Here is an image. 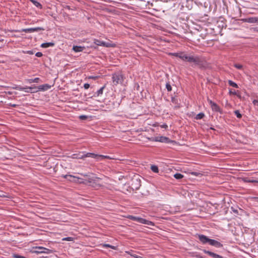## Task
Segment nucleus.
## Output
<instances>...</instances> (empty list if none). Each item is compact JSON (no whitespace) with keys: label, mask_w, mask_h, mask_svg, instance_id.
<instances>
[{"label":"nucleus","mask_w":258,"mask_h":258,"mask_svg":"<svg viewBox=\"0 0 258 258\" xmlns=\"http://www.w3.org/2000/svg\"><path fill=\"white\" fill-rule=\"evenodd\" d=\"M170 54L172 56L179 57L183 60H185L189 62H193L194 64L192 65V67L196 66L201 68L206 67V62L199 56H188L183 52L171 53Z\"/></svg>","instance_id":"f257e3e1"},{"label":"nucleus","mask_w":258,"mask_h":258,"mask_svg":"<svg viewBox=\"0 0 258 258\" xmlns=\"http://www.w3.org/2000/svg\"><path fill=\"white\" fill-rule=\"evenodd\" d=\"M71 157L73 159H80L83 160H84L85 158L91 157L95 159L97 161H101L106 158H110L109 157L107 156L96 154L93 153H86L85 152H78L77 153L72 154Z\"/></svg>","instance_id":"f03ea898"},{"label":"nucleus","mask_w":258,"mask_h":258,"mask_svg":"<svg viewBox=\"0 0 258 258\" xmlns=\"http://www.w3.org/2000/svg\"><path fill=\"white\" fill-rule=\"evenodd\" d=\"M198 237L203 244L209 243L210 245L217 248L221 247L223 246L219 241L215 239L209 238L207 236L204 235L199 234L198 235Z\"/></svg>","instance_id":"7ed1b4c3"},{"label":"nucleus","mask_w":258,"mask_h":258,"mask_svg":"<svg viewBox=\"0 0 258 258\" xmlns=\"http://www.w3.org/2000/svg\"><path fill=\"white\" fill-rule=\"evenodd\" d=\"M100 179V178L98 177H88L87 178L84 179V181H83V180H81L79 182L89 184V185L94 188H98L101 186V185L99 183V180Z\"/></svg>","instance_id":"20e7f679"},{"label":"nucleus","mask_w":258,"mask_h":258,"mask_svg":"<svg viewBox=\"0 0 258 258\" xmlns=\"http://www.w3.org/2000/svg\"><path fill=\"white\" fill-rule=\"evenodd\" d=\"M126 218L128 219L133 220V221H137L138 222L140 223L147 224L149 225H153V223L152 222L150 221L147 220H146V219H143L141 217H136V216H134L133 215H128L126 216Z\"/></svg>","instance_id":"39448f33"},{"label":"nucleus","mask_w":258,"mask_h":258,"mask_svg":"<svg viewBox=\"0 0 258 258\" xmlns=\"http://www.w3.org/2000/svg\"><path fill=\"white\" fill-rule=\"evenodd\" d=\"M124 76L121 73H115L112 74V80L114 85L122 84Z\"/></svg>","instance_id":"423d86ee"},{"label":"nucleus","mask_w":258,"mask_h":258,"mask_svg":"<svg viewBox=\"0 0 258 258\" xmlns=\"http://www.w3.org/2000/svg\"><path fill=\"white\" fill-rule=\"evenodd\" d=\"M154 141L156 142H159L161 143H172L173 144H175L176 143L175 141L171 140L168 138L163 136L156 137L155 138Z\"/></svg>","instance_id":"0eeeda50"},{"label":"nucleus","mask_w":258,"mask_h":258,"mask_svg":"<svg viewBox=\"0 0 258 258\" xmlns=\"http://www.w3.org/2000/svg\"><path fill=\"white\" fill-rule=\"evenodd\" d=\"M35 249H36V250L34 251V252L37 253H44L49 254V253H52V252H53V250H52L51 249H48V248H45L43 247H41V246L36 247Z\"/></svg>","instance_id":"6e6552de"},{"label":"nucleus","mask_w":258,"mask_h":258,"mask_svg":"<svg viewBox=\"0 0 258 258\" xmlns=\"http://www.w3.org/2000/svg\"><path fill=\"white\" fill-rule=\"evenodd\" d=\"M44 28L43 27H35V28H26L23 29L21 30V32H24L26 33H32L34 32H38L39 31H43L44 30Z\"/></svg>","instance_id":"1a4fd4ad"},{"label":"nucleus","mask_w":258,"mask_h":258,"mask_svg":"<svg viewBox=\"0 0 258 258\" xmlns=\"http://www.w3.org/2000/svg\"><path fill=\"white\" fill-rule=\"evenodd\" d=\"M62 177L63 178L68 179V180H69L70 181H73V182L78 181L79 182V181H80L81 180H83L81 178L77 177H76V176L72 175H68V174L64 175H62Z\"/></svg>","instance_id":"9d476101"},{"label":"nucleus","mask_w":258,"mask_h":258,"mask_svg":"<svg viewBox=\"0 0 258 258\" xmlns=\"http://www.w3.org/2000/svg\"><path fill=\"white\" fill-rule=\"evenodd\" d=\"M25 92L26 93H34L38 91V90H36L37 87L33 85L31 87H25Z\"/></svg>","instance_id":"9b49d317"},{"label":"nucleus","mask_w":258,"mask_h":258,"mask_svg":"<svg viewBox=\"0 0 258 258\" xmlns=\"http://www.w3.org/2000/svg\"><path fill=\"white\" fill-rule=\"evenodd\" d=\"M94 43L98 46H103L105 47H110V44L109 43H106L104 41H101L98 39H94Z\"/></svg>","instance_id":"f8f14e48"},{"label":"nucleus","mask_w":258,"mask_h":258,"mask_svg":"<svg viewBox=\"0 0 258 258\" xmlns=\"http://www.w3.org/2000/svg\"><path fill=\"white\" fill-rule=\"evenodd\" d=\"M227 204L228 206L227 205V212L230 211L231 213L233 211L235 214H238V209L237 207H234L233 206H230V204L229 202H228Z\"/></svg>","instance_id":"ddd939ff"},{"label":"nucleus","mask_w":258,"mask_h":258,"mask_svg":"<svg viewBox=\"0 0 258 258\" xmlns=\"http://www.w3.org/2000/svg\"><path fill=\"white\" fill-rule=\"evenodd\" d=\"M51 88V86L48 84H45L37 87L38 91H46Z\"/></svg>","instance_id":"4468645a"},{"label":"nucleus","mask_w":258,"mask_h":258,"mask_svg":"<svg viewBox=\"0 0 258 258\" xmlns=\"http://www.w3.org/2000/svg\"><path fill=\"white\" fill-rule=\"evenodd\" d=\"M209 103L211 106V107H212L213 110L215 111H220L219 107L215 103L213 102L211 100L209 101Z\"/></svg>","instance_id":"2eb2a0df"},{"label":"nucleus","mask_w":258,"mask_h":258,"mask_svg":"<svg viewBox=\"0 0 258 258\" xmlns=\"http://www.w3.org/2000/svg\"><path fill=\"white\" fill-rule=\"evenodd\" d=\"M105 88V85H104L101 88H100L97 92H96L93 96L94 97H98L101 95L103 94V90Z\"/></svg>","instance_id":"dca6fc26"},{"label":"nucleus","mask_w":258,"mask_h":258,"mask_svg":"<svg viewBox=\"0 0 258 258\" xmlns=\"http://www.w3.org/2000/svg\"><path fill=\"white\" fill-rule=\"evenodd\" d=\"M26 81L29 84H31L32 83H40V82H41V81L39 78H35L34 79H27L26 80Z\"/></svg>","instance_id":"f3484780"},{"label":"nucleus","mask_w":258,"mask_h":258,"mask_svg":"<svg viewBox=\"0 0 258 258\" xmlns=\"http://www.w3.org/2000/svg\"><path fill=\"white\" fill-rule=\"evenodd\" d=\"M84 48V47L80 46H74L73 47V50L76 52H78L82 51Z\"/></svg>","instance_id":"a211bd4d"},{"label":"nucleus","mask_w":258,"mask_h":258,"mask_svg":"<svg viewBox=\"0 0 258 258\" xmlns=\"http://www.w3.org/2000/svg\"><path fill=\"white\" fill-rule=\"evenodd\" d=\"M54 45V43L53 42H45L43 43L41 45V47L43 48H47L50 46H53Z\"/></svg>","instance_id":"6ab92c4d"},{"label":"nucleus","mask_w":258,"mask_h":258,"mask_svg":"<svg viewBox=\"0 0 258 258\" xmlns=\"http://www.w3.org/2000/svg\"><path fill=\"white\" fill-rule=\"evenodd\" d=\"M245 21L248 23H256V17H250L245 19Z\"/></svg>","instance_id":"aec40b11"},{"label":"nucleus","mask_w":258,"mask_h":258,"mask_svg":"<svg viewBox=\"0 0 258 258\" xmlns=\"http://www.w3.org/2000/svg\"><path fill=\"white\" fill-rule=\"evenodd\" d=\"M205 116V114L203 112H200L199 113V114H198L196 117H195V118L196 119H202Z\"/></svg>","instance_id":"412c9836"},{"label":"nucleus","mask_w":258,"mask_h":258,"mask_svg":"<svg viewBox=\"0 0 258 258\" xmlns=\"http://www.w3.org/2000/svg\"><path fill=\"white\" fill-rule=\"evenodd\" d=\"M32 4L34 6H35L36 7L39 8V9H42V5L40 3H39L38 2L35 0L34 2H32Z\"/></svg>","instance_id":"4be33fe9"},{"label":"nucleus","mask_w":258,"mask_h":258,"mask_svg":"<svg viewBox=\"0 0 258 258\" xmlns=\"http://www.w3.org/2000/svg\"><path fill=\"white\" fill-rule=\"evenodd\" d=\"M151 169L152 171L155 173H158L159 172L158 167L156 165H152L151 167Z\"/></svg>","instance_id":"5701e85b"},{"label":"nucleus","mask_w":258,"mask_h":258,"mask_svg":"<svg viewBox=\"0 0 258 258\" xmlns=\"http://www.w3.org/2000/svg\"><path fill=\"white\" fill-rule=\"evenodd\" d=\"M173 176L177 179H180L183 177V175L179 173H176L174 174Z\"/></svg>","instance_id":"b1692460"},{"label":"nucleus","mask_w":258,"mask_h":258,"mask_svg":"<svg viewBox=\"0 0 258 258\" xmlns=\"http://www.w3.org/2000/svg\"><path fill=\"white\" fill-rule=\"evenodd\" d=\"M103 247H109V248H111V249H114V250L116 249V246L110 245L109 244H103Z\"/></svg>","instance_id":"393cba45"},{"label":"nucleus","mask_w":258,"mask_h":258,"mask_svg":"<svg viewBox=\"0 0 258 258\" xmlns=\"http://www.w3.org/2000/svg\"><path fill=\"white\" fill-rule=\"evenodd\" d=\"M228 84H229L230 86L233 87H234V88H238V85L234 82H233V81H231V80H229L228 81Z\"/></svg>","instance_id":"a878e982"},{"label":"nucleus","mask_w":258,"mask_h":258,"mask_svg":"<svg viewBox=\"0 0 258 258\" xmlns=\"http://www.w3.org/2000/svg\"><path fill=\"white\" fill-rule=\"evenodd\" d=\"M166 88L167 89L168 92L171 91L172 90V87L170 85L169 82L166 83Z\"/></svg>","instance_id":"bb28decb"},{"label":"nucleus","mask_w":258,"mask_h":258,"mask_svg":"<svg viewBox=\"0 0 258 258\" xmlns=\"http://www.w3.org/2000/svg\"><path fill=\"white\" fill-rule=\"evenodd\" d=\"M235 114L236 115L237 117L238 118H240L242 117V115L240 113V112L239 110H236L234 111Z\"/></svg>","instance_id":"cd10ccee"},{"label":"nucleus","mask_w":258,"mask_h":258,"mask_svg":"<svg viewBox=\"0 0 258 258\" xmlns=\"http://www.w3.org/2000/svg\"><path fill=\"white\" fill-rule=\"evenodd\" d=\"M15 89L19 90V91H25V87H22L20 86H16L14 88Z\"/></svg>","instance_id":"c85d7f7f"},{"label":"nucleus","mask_w":258,"mask_h":258,"mask_svg":"<svg viewBox=\"0 0 258 258\" xmlns=\"http://www.w3.org/2000/svg\"><path fill=\"white\" fill-rule=\"evenodd\" d=\"M13 257L14 258H26L25 256L19 255L18 254L14 253L13 254Z\"/></svg>","instance_id":"c756f323"},{"label":"nucleus","mask_w":258,"mask_h":258,"mask_svg":"<svg viewBox=\"0 0 258 258\" xmlns=\"http://www.w3.org/2000/svg\"><path fill=\"white\" fill-rule=\"evenodd\" d=\"M203 252H204V253L208 254H209L210 256H211V257H212V254H213V253H214V252H211V251H209V250H206V249H204V250H203Z\"/></svg>","instance_id":"7c9ffc66"},{"label":"nucleus","mask_w":258,"mask_h":258,"mask_svg":"<svg viewBox=\"0 0 258 258\" xmlns=\"http://www.w3.org/2000/svg\"><path fill=\"white\" fill-rule=\"evenodd\" d=\"M135 182H138V184H137L138 185L135 187V188L136 189H138L140 187V186H141V184H140V182H138V179H135V180H134V179L133 180V182L134 183Z\"/></svg>","instance_id":"2f4dec72"},{"label":"nucleus","mask_w":258,"mask_h":258,"mask_svg":"<svg viewBox=\"0 0 258 258\" xmlns=\"http://www.w3.org/2000/svg\"><path fill=\"white\" fill-rule=\"evenodd\" d=\"M23 52L25 54H33L34 52L32 50H28V51H23Z\"/></svg>","instance_id":"473e14b6"},{"label":"nucleus","mask_w":258,"mask_h":258,"mask_svg":"<svg viewBox=\"0 0 258 258\" xmlns=\"http://www.w3.org/2000/svg\"><path fill=\"white\" fill-rule=\"evenodd\" d=\"M229 93L230 95H235L236 94L235 90H232V89L229 90Z\"/></svg>","instance_id":"72a5a7b5"},{"label":"nucleus","mask_w":258,"mask_h":258,"mask_svg":"<svg viewBox=\"0 0 258 258\" xmlns=\"http://www.w3.org/2000/svg\"><path fill=\"white\" fill-rule=\"evenodd\" d=\"M234 67L238 69H241L242 68V66L240 64H235Z\"/></svg>","instance_id":"f704fd0d"},{"label":"nucleus","mask_w":258,"mask_h":258,"mask_svg":"<svg viewBox=\"0 0 258 258\" xmlns=\"http://www.w3.org/2000/svg\"><path fill=\"white\" fill-rule=\"evenodd\" d=\"M79 118L81 119L85 120V119H86L88 118V116H86V115H80L79 116Z\"/></svg>","instance_id":"c9c22d12"},{"label":"nucleus","mask_w":258,"mask_h":258,"mask_svg":"<svg viewBox=\"0 0 258 258\" xmlns=\"http://www.w3.org/2000/svg\"><path fill=\"white\" fill-rule=\"evenodd\" d=\"M35 55L37 57H41L43 55V54L41 52H37V53H36Z\"/></svg>","instance_id":"e433bc0d"},{"label":"nucleus","mask_w":258,"mask_h":258,"mask_svg":"<svg viewBox=\"0 0 258 258\" xmlns=\"http://www.w3.org/2000/svg\"><path fill=\"white\" fill-rule=\"evenodd\" d=\"M84 87L85 89H88L90 87V84L88 83H85L84 85Z\"/></svg>","instance_id":"4c0bfd02"},{"label":"nucleus","mask_w":258,"mask_h":258,"mask_svg":"<svg viewBox=\"0 0 258 258\" xmlns=\"http://www.w3.org/2000/svg\"><path fill=\"white\" fill-rule=\"evenodd\" d=\"M73 238L72 237H66L64 239H63V240H67V241H72L73 240Z\"/></svg>","instance_id":"58836bf2"},{"label":"nucleus","mask_w":258,"mask_h":258,"mask_svg":"<svg viewBox=\"0 0 258 258\" xmlns=\"http://www.w3.org/2000/svg\"><path fill=\"white\" fill-rule=\"evenodd\" d=\"M171 101L174 103H177V99H176L175 97H172Z\"/></svg>","instance_id":"ea45409f"},{"label":"nucleus","mask_w":258,"mask_h":258,"mask_svg":"<svg viewBox=\"0 0 258 258\" xmlns=\"http://www.w3.org/2000/svg\"><path fill=\"white\" fill-rule=\"evenodd\" d=\"M161 127L162 128L166 129L168 127V126H167V125L166 124H163L162 125H161Z\"/></svg>","instance_id":"a19ab883"},{"label":"nucleus","mask_w":258,"mask_h":258,"mask_svg":"<svg viewBox=\"0 0 258 258\" xmlns=\"http://www.w3.org/2000/svg\"><path fill=\"white\" fill-rule=\"evenodd\" d=\"M9 105L13 107H16L18 106V105L17 104H12V103H10L9 104Z\"/></svg>","instance_id":"79ce46f5"},{"label":"nucleus","mask_w":258,"mask_h":258,"mask_svg":"<svg viewBox=\"0 0 258 258\" xmlns=\"http://www.w3.org/2000/svg\"><path fill=\"white\" fill-rule=\"evenodd\" d=\"M253 103L254 105H258V100H254L253 101Z\"/></svg>","instance_id":"37998d69"},{"label":"nucleus","mask_w":258,"mask_h":258,"mask_svg":"<svg viewBox=\"0 0 258 258\" xmlns=\"http://www.w3.org/2000/svg\"><path fill=\"white\" fill-rule=\"evenodd\" d=\"M245 181L246 182H258V181H256V180H245Z\"/></svg>","instance_id":"c03bdc74"},{"label":"nucleus","mask_w":258,"mask_h":258,"mask_svg":"<svg viewBox=\"0 0 258 258\" xmlns=\"http://www.w3.org/2000/svg\"><path fill=\"white\" fill-rule=\"evenodd\" d=\"M97 78H98V76H91L89 78L95 80V79H97Z\"/></svg>","instance_id":"a18cd8bd"},{"label":"nucleus","mask_w":258,"mask_h":258,"mask_svg":"<svg viewBox=\"0 0 258 258\" xmlns=\"http://www.w3.org/2000/svg\"><path fill=\"white\" fill-rule=\"evenodd\" d=\"M216 258H223L222 256L217 254Z\"/></svg>","instance_id":"49530a36"},{"label":"nucleus","mask_w":258,"mask_h":258,"mask_svg":"<svg viewBox=\"0 0 258 258\" xmlns=\"http://www.w3.org/2000/svg\"><path fill=\"white\" fill-rule=\"evenodd\" d=\"M216 255H217L216 253H213V254L212 255V257L213 258H216Z\"/></svg>","instance_id":"de8ad7c7"},{"label":"nucleus","mask_w":258,"mask_h":258,"mask_svg":"<svg viewBox=\"0 0 258 258\" xmlns=\"http://www.w3.org/2000/svg\"><path fill=\"white\" fill-rule=\"evenodd\" d=\"M133 256L136 258H141L140 256L137 255H134Z\"/></svg>","instance_id":"09e8293b"},{"label":"nucleus","mask_w":258,"mask_h":258,"mask_svg":"<svg viewBox=\"0 0 258 258\" xmlns=\"http://www.w3.org/2000/svg\"><path fill=\"white\" fill-rule=\"evenodd\" d=\"M253 199L255 200V201L258 202V198L257 197H254Z\"/></svg>","instance_id":"8fccbe9b"},{"label":"nucleus","mask_w":258,"mask_h":258,"mask_svg":"<svg viewBox=\"0 0 258 258\" xmlns=\"http://www.w3.org/2000/svg\"><path fill=\"white\" fill-rule=\"evenodd\" d=\"M192 174L193 175H197V172H192Z\"/></svg>","instance_id":"3c124183"},{"label":"nucleus","mask_w":258,"mask_h":258,"mask_svg":"<svg viewBox=\"0 0 258 258\" xmlns=\"http://www.w3.org/2000/svg\"><path fill=\"white\" fill-rule=\"evenodd\" d=\"M223 2L224 4V5H226V3L225 2L224 0H223Z\"/></svg>","instance_id":"603ef678"},{"label":"nucleus","mask_w":258,"mask_h":258,"mask_svg":"<svg viewBox=\"0 0 258 258\" xmlns=\"http://www.w3.org/2000/svg\"><path fill=\"white\" fill-rule=\"evenodd\" d=\"M82 175H83V174H82ZM83 175H84V176H87V177H88V175H87V174H83Z\"/></svg>","instance_id":"864d4df0"},{"label":"nucleus","mask_w":258,"mask_h":258,"mask_svg":"<svg viewBox=\"0 0 258 258\" xmlns=\"http://www.w3.org/2000/svg\"><path fill=\"white\" fill-rule=\"evenodd\" d=\"M229 176V175H228V174H227V175H226L227 179H228V177Z\"/></svg>","instance_id":"5fc2aeb1"},{"label":"nucleus","mask_w":258,"mask_h":258,"mask_svg":"<svg viewBox=\"0 0 258 258\" xmlns=\"http://www.w3.org/2000/svg\"><path fill=\"white\" fill-rule=\"evenodd\" d=\"M256 23H258V18L256 17Z\"/></svg>","instance_id":"6e6d98bb"},{"label":"nucleus","mask_w":258,"mask_h":258,"mask_svg":"<svg viewBox=\"0 0 258 258\" xmlns=\"http://www.w3.org/2000/svg\"><path fill=\"white\" fill-rule=\"evenodd\" d=\"M32 3V2H34L35 0H29Z\"/></svg>","instance_id":"4d7b16f0"},{"label":"nucleus","mask_w":258,"mask_h":258,"mask_svg":"<svg viewBox=\"0 0 258 258\" xmlns=\"http://www.w3.org/2000/svg\"><path fill=\"white\" fill-rule=\"evenodd\" d=\"M257 31H258V30H257Z\"/></svg>","instance_id":"13d9d810"}]
</instances>
